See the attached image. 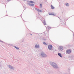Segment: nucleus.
Listing matches in <instances>:
<instances>
[{
  "label": "nucleus",
  "instance_id": "4",
  "mask_svg": "<svg viewBox=\"0 0 74 74\" xmlns=\"http://www.w3.org/2000/svg\"><path fill=\"white\" fill-rule=\"evenodd\" d=\"M7 66L8 67H9V68H10L11 69H12L13 70H14V67L12 66H11L10 65H7Z\"/></svg>",
  "mask_w": 74,
  "mask_h": 74
},
{
  "label": "nucleus",
  "instance_id": "22",
  "mask_svg": "<svg viewBox=\"0 0 74 74\" xmlns=\"http://www.w3.org/2000/svg\"><path fill=\"white\" fill-rule=\"evenodd\" d=\"M48 28L49 29H51V27H48Z\"/></svg>",
  "mask_w": 74,
  "mask_h": 74
},
{
  "label": "nucleus",
  "instance_id": "5",
  "mask_svg": "<svg viewBox=\"0 0 74 74\" xmlns=\"http://www.w3.org/2000/svg\"><path fill=\"white\" fill-rule=\"evenodd\" d=\"M52 46L51 45H49L48 46V48L49 50H51L52 48Z\"/></svg>",
  "mask_w": 74,
  "mask_h": 74
},
{
  "label": "nucleus",
  "instance_id": "18",
  "mask_svg": "<svg viewBox=\"0 0 74 74\" xmlns=\"http://www.w3.org/2000/svg\"><path fill=\"white\" fill-rule=\"evenodd\" d=\"M56 15V14H54V13H52V15H53V16H55Z\"/></svg>",
  "mask_w": 74,
  "mask_h": 74
},
{
  "label": "nucleus",
  "instance_id": "7",
  "mask_svg": "<svg viewBox=\"0 0 74 74\" xmlns=\"http://www.w3.org/2000/svg\"><path fill=\"white\" fill-rule=\"evenodd\" d=\"M35 48H36V49H38V48H40V46L38 45H35Z\"/></svg>",
  "mask_w": 74,
  "mask_h": 74
},
{
  "label": "nucleus",
  "instance_id": "24",
  "mask_svg": "<svg viewBox=\"0 0 74 74\" xmlns=\"http://www.w3.org/2000/svg\"><path fill=\"white\" fill-rule=\"evenodd\" d=\"M72 32L73 33V37H74V32Z\"/></svg>",
  "mask_w": 74,
  "mask_h": 74
},
{
  "label": "nucleus",
  "instance_id": "1",
  "mask_svg": "<svg viewBox=\"0 0 74 74\" xmlns=\"http://www.w3.org/2000/svg\"><path fill=\"white\" fill-rule=\"evenodd\" d=\"M49 64L55 69H58V65L57 64L55 63L52 62H51L49 63Z\"/></svg>",
  "mask_w": 74,
  "mask_h": 74
},
{
  "label": "nucleus",
  "instance_id": "28",
  "mask_svg": "<svg viewBox=\"0 0 74 74\" xmlns=\"http://www.w3.org/2000/svg\"><path fill=\"white\" fill-rule=\"evenodd\" d=\"M30 35H31V36H32V34H30Z\"/></svg>",
  "mask_w": 74,
  "mask_h": 74
},
{
  "label": "nucleus",
  "instance_id": "12",
  "mask_svg": "<svg viewBox=\"0 0 74 74\" xmlns=\"http://www.w3.org/2000/svg\"><path fill=\"white\" fill-rule=\"evenodd\" d=\"M29 2L30 3H33L34 4H35V2L32 1H30Z\"/></svg>",
  "mask_w": 74,
  "mask_h": 74
},
{
  "label": "nucleus",
  "instance_id": "21",
  "mask_svg": "<svg viewBox=\"0 0 74 74\" xmlns=\"http://www.w3.org/2000/svg\"><path fill=\"white\" fill-rule=\"evenodd\" d=\"M0 41L1 42H3H3H3V41H1V40H0Z\"/></svg>",
  "mask_w": 74,
  "mask_h": 74
},
{
  "label": "nucleus",
  "instance_id": "26",
  "mask_svg": "<svg viewBox=\"0 0 74 74\" xmlns=\"http://www.w3.org/2000/svg\"><path fill=\"white\" fill-rule=\"evenodd\" d=\"M7 1H10L11 0H7Z\"/></svg>",
  "mask_w": 74,
  "mask_h": 74
},
{
  "label": "nucleus",
  "instance_id": "25",
  "mask_svg": "<svg viewBox=\"0 0 74 74\" xmlns=\"http://www.w3.org/2000/svg\"><path fill=\"white\" fill-rule=\"evenodd\" d=\"M72 42H73V43H74V40H73Z\"/></svg>",
  "mask_w": 74,
  "mask_h": 74
},
{
  "label": "nucleus",
  "instance_id": "15",
  "mask_svg": "<svg viewBox=\"0 0 74 74\" xmlns=\"http://www.w3.org/2000/svg\"><path fill=\"white\" fill-rule=\"evenodd\" d=\"M43 43L44 45H47V44L46 43V42H43Z\"/></svg>",
  "mask_w": 74,
  "mask_h": 74
},
{
  "label": "nucleus",
  "instance_id": "19",
  "mask_svg": "<svg viewBox=\"0 0 74 74\" xmlns=\"http://www.w3.org/2000/svg\"><path fill=\"white\" fill-rule=\"evenodd\" d=\"M49 14L50 15H52V13H49Z\"/></svg>",
  "mask_w": 74,
  "mask_h": 74
},
{
  "label": "nucleus",
  "instance_id": "14",
  "mask_svg": "<svg viewBox=\"0 0 74 74\" xmlns=\"http://www.w3.org/2000/svg\"><path fill=\"white\" fill-rule=\"evenodd\" d=\"M51 9H52V10H53V9L55 8H54V7H53V5H51Z\"/></svg>",
  "mask_w": 74,
  "mask_h": 74
},
{
  "label": "nucleus",
  "instance_id": "9",
  "mask_svg": "<svg viewBox=\"0 0 74 74\" xmlns=\"http://www.w3.org/2000/svg\"><path fill=\"white\" fill-rule=\"evenodd\" d=\"M35 10H36V11H38V12H42V11H41V10L38 9H37V8H35Z\"/></svg>",
  "mask_w": 74,
  "mask_h": 74
},
{
  "label": "nucleus",
  "instance_id": "10",
  "mask_svg": "<svg viewBox=\"0 0 74 74\" xmlns=\"http://www.w3.org/2000/svg\"><path fill=\"white\" fill-rule=\"evenodd\" d=\"M58 55L60 56V58H62V54L60 53H58Z\"/></svg>",
  "mask_w": 74,
  "mask_h": 74
},
{
  "label": "nucleus",
  "instance_id": "30",
  "mask_svg": "<svg viewBox=\"0 0 74 74\" xmlns=\"http://www.w3.org/2000/svg\"><path fill=\"white\" fill-rule=\"evenodd\" d=\"M64 74H67V73H65Z\"/></svg>",
  "mask_w": 74,
  "mask_h": 74
},
{
  "label": "nucleus",
  "instance_id": "29",
  "mask_svg": "<svg viewBox=\"0 0 74 74\" xmlns=\"http://www.w3.org/2000/svg\"><path fill=\"white\" fill-rule=\"evenodd\" d=\"M69 70H70V69L69 68Z\"/></svg>",
  "mask_w": 74,
  "mask_h": 74
},
{
  "label": "nucleus",
  "instance_id": "8",
  "mask_svg": "<svg viewBox=\"0 0 74 74\" xmlns=\"http://www.w3.org/2000/svg\"><path fill=\"white\" fill-rule=\"evenodd\" d=\"M27 4L30 6H32V7H34V4L27 3Z\"/></svg>",
  "mask_w": 74,
  "mask_h": 74
},
{
  "label": "nucleus",
  "instance_id": "16",
  "mask_svg": "<svg viewBox=\"0 0 74 74\" xmlns=\"http://www.w3.org/2000/svg\"><path fill=\"white\" fill-rule=\"evenodd\" d=\"M40 39L41 40H43L44 39V38L42 36H40Z\"/></svg>",
  "mask_w": 74,
  "mask_h": 74
},
{
  "label": "nucleus",
  "instance_id": "27",
  "mask_svg": "<svg viewBox=\"0 0 74 74\" xmlns=\"http://www.w3.org/2000/svg\"><path fill=\"white\" fill-rule=\"evenodd\" d=\"M23 1H26V0H22Z\"/></svg>",
  "mask_w": 74,
  "mask_h": 74
},
{
  "label": "nucleus",
  "instance_id": "20",
  "mask_svg": "<svg viewBox=\"0 0 74 74\" xmlns=\"http://www.w3.org/2000/svg\"><path fill=\"white\" fill-rule=\"evenodd\" d=\"M40 7H42V4H40Z\"/></svg>",
  "mask_w": 74,
  "mask_h": 74
},
{
  "label": "nucleus",
  "instance_id": "6",
  "mask_svg": "<svg viewBox=\"0 0 74 74\" xmlns=\"http://www.w3.org/2000/svg\"><path fill=\"white\" fill-rule=\"evenodd\" d=\"M58 50L59 51H63V47H60L58 48Z\"/></svg>",
  "mask_w": 74,
  "mask_h": 74
},
{
  "label": "nucleus",
  "instance_id": "2",
  "mask_svg": "<svg viewBox=\"0 0 74 74\" xmlns=\"http://www.w3.org/2000/svg\"><path fill=\"white\" fill-rule=\"evenodd\" d=\"M41 56H42V58H46V57H47V55L44 52H42L41 53Z\"/></svg>",
  "mask_w": 74,
  "mask_h": 74
},
{
  "label": "nucleus",
  "instance_id": "3",
  "mask_svg": "<svg viewBox=\"0 0 74 74\" xmlns=\"http://www.w3.org/2000/svg\"><path fill=\"white\" fill-rule=\"evenodd\" d=\"M71 50L70 49H67L66 51V53H68V54H70L71 53Z\"/></svg>",
  "mask_w": 74,
  "mask_h": 74
},
{
  "label": "nucleus",
  "instance_id": "11",
  "mask_svg": "<svg viewBox=\"0 0 74 74\" xmlns=\"http://www.w3.org/2000/svg\"><path fill=\"white\" fill-rule=\"evenodd\" d=\"M42 23L43 24H44V25H47V23H46V22H45V20L43 21Z\"/></svg>",
  "mask_w": 74,
  "mask_h": 74
},
{
  "label": "nucleus",
  "instance_id": "23",
  "mask_svg": "<svg viewBox=\"0 0 74 74\" xmlns=\"http://www.w3.org/2000/svg\"><path fill=\"white\" fill-rule=\"evenodd\" d=\"M43 40H44V41H46V39H43Z\"/></svg>",
  "mask_w": 74,
  "mask_h": 74
},
{
  "label": "nucleus",
  "instance_id": "13",
  "mask_svg": "<svg viewBox=\"0 0 74 74\" xmlns=\"http://www.w3.org/2000/svg\"><path fill=\"white\" fill-rule=\"evenodd\" d=\"M65 5L67 7H69V3H65Z\"/></svg>",
  "mask_w": 74,
  "mask_h": 74
},
{
  "label": "nucleus",
  "instance_id": "17",
  "mask_svg": "<svg viewBox=\"0 0 74 74\" xmlns=\"http://www.w3.org/2000/svg\"><path fill=\"white\" fill-rule=\"evenodd\" d=\"M14 48H16V49H19L18 47H16V46H14Z\"/></svg>",
  "mask_w": 74,
  "mask_h": 74
}]
</instances>
